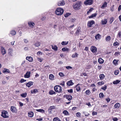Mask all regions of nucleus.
<instances>
[{"instance_id": "42", "label": "nucleus", "mask_w": 121, "mask_h": 121, "mask_svg": "<svg viewBox=\"0 0 121 121\" xmlns=\"http://www.w3.org/2000/svg\"><path fill=\"white\" fill-rule=\"evenodd\" d=\"M63 113L66 115H68L69 114L68 112L66 110H64L63 112Z\"/></svg>"}, {"instance_id": "16", "label": "nucleus", "mask_w": 121, "mask_h": 121, "mask_svg": "<svg viewBox=\"0 0 121 121\" xmlns=\"http://www.w3.org/2000/svg\"><path fill=\"white\" fill-rule=\"evenodd\" d=\"M28 24L29 26L31 28L33 27L35 25V23L34 22H29Z\"/></svg>"}, {"instance_id": "50", "label": "nucleus", "mask_w": 121, "mask_h": 121, "mask_svg": "<svg viewBox=\"0 0 121 121\" xmlns=\"http://www.w3.org/2000/svg\"><path fill=\"white\" fill-rule=\"evenodd\" d=\"M85 93L86 94L89 95L90 94V92L89 90H87L86 91Z\"/></svg>"}, {"instance_id": "30", "label": "nucleus", "mask_w": 121, "mask_h": 121, "mask_svg": "<svg viewBox=\"0 0 121 121\" xmlns=\"http://www.w3.org/2000/svg\"><path fill=\"white\" fill-rule=\"evenodd\" d=\"M52 49L55 51H56L57 50V48L56 46H53L52 45Z\"/></svg>"}, {"instance_id": "3", "label": "nucleus", "mask_w": 121, "mask_h": 121, "mask_svg": "<svg viewBox=\"0 0 121 121\" xmlns=\"http://www.w3.org/2000/svg\"><path fill=\"white\" fill-rule=\"evenodd\" d=\"M54 90L56 92L58 93L61 92L62 90L61 87L59 85L55 86L54 87Z\"/></svg>"}, {"instance_id": "12", "label": "nucleus", "mask_w": 121, "mask_h": 121, "mask_svg": "<svg viewBox=\"0 0 121 121\" xmlns=\"http://www.w3.org/2000/svg\"><path fill=\"white\" fill-rule=\"evenodd\" d=\"M30 72H27L24 75V77L26 78H29L30 77Z\"/></svg>"}, {"instance_id": "56", "label": "nucleus", "mask_w": 121, "mask_h": 121, "mask_svg": "<svg viewBox=\"0 0 121 121\" xmlns=\"http://www.w3.org/2000/svg\"><path fill=\"white\" fill-rule=\"evenodd\" d=\"M24 43H27L29 42V41L27 39H24Z\"/></svg>"}, {"instance_id": "59", "label": "nucleus", "mask_w": 121, "mask_h": 121, "mask_svg": "<svg viewBox=\"0 0 121 121\" xmlns=\"http://www.w3.org/2000/svg\"><path fill=\"white\" fill-rule=\"evenodd\" d=\"M65 82L64 81H63L60 84V85L64 86L65 85Z\"/></svg>"}, {"instance_id": "14", "label": "nucleus", "mask_w": 121, "mask_h": 121, "mask_svg": "<svg viewBox=\"0 0 121 121\" xmlns=\"http://www.w3.org/2000/svg\"><path fill=\"white\" fill-rule=\"evenodd\" d=\"M121 105L119 103H118L116 104L114 106V107L116 109H118L120 106Z\"/></svg>"}, {"instance_id": "34", "label": "nucleus", "mask_w": 121, "mask_h": 121, "mask_svg": "<svg viewBox=\"0 0 121 121\" xmlns=\"http://www.w3.org/2000/svg\"><path fill=\"white\" fill-rule=\"evenodd\" d=\"M62 50L63 51H65V52H66V51L68 52L69 50V49H68L67 48H62Z\"/></svg>"}, {"instance_id": "35", "label": "nucleus", "mask_w": 121, "mask_h": 121, "mask_svg": "<svg viewBox=\"0 0 121 121\" xmlns=\"http://www.w3.org/2000/svg\"><path fill=\"white\" fill-rule=\"evenodd\" d=\"M36 110L37 111L40 112H43V113H44L45 112V111L44 110L41 109H36Z\"/></svg>"}, {"instance_id": "28", "label": "nucleus", "mask_w": 121, "mask_h": 121, "mask_svg": "<svg viewBox=\"0 0 121 121\" xmlns=\"http://www.w3.org/2000/svg\"><path fill=\"white\" fill-rule=\"evenodd\" d=\"M120 81L118 80H116L115 81H114L113 83L114 84H116L119 83L120 82Z\"/></svg>"}, {"instance_id": "55", "label": "nucleus", "mask_w": 121, "mask_h": 121, "mask_svg": "<svg viewBox=\"0 0 121 121\" xmlns=\"http://www.w3.org/2000/svg\"><path fill=\"white\" fill-rule=\"evenodd\" d=\"M70 13H66L65 15V17H68L70 15Z\"/></svg>"}, {"instance_id": "52", "label": "nucleus", "mask_w": 121, "mask_h": 121, "mask_svg": "<svg viewBox=\"0 0 121 121\" xmlns=\"http://www.w3.org/2000/svg\"><path fill=\"white\" fill-rule=\"evenodd\" d=\"M26 80H24L23 79H22L20 81V82L21 83H22L23 82H26Z\"/></svg>"}, {"instance_id": "2", "label": "nucleus", "mask_w": 121, "mask_h": 121, "mask_svg": "<svg viewBox=\"0 0 121 121\" xmlns=\"http://www.w3.org/2000/svg\"><path fill=\"white\" fill-rule=\"evenodd\" d=\"M64 12V10L63 9L59 8L56 9L55 11V13L57 15H60L63 14Z\"/></svg>"}, {"instance_id": "27", "label": "nucleus", "mask_w": 121, "mask_h": 121, "mask_svg": "<svg viewBox=\"0 0 121 121\" xmlns=\"http://www.w3.org/2000/svg\"><path fill=\"white\" fill-rule=\"evenodd\" d=\"M38 92L37 90L35 89L31 91V93L32 94H35Z\"/></svg>"}, {"instance_id": "63", "label": "nucleus", "mask_w": 121, "mask_h": 121, "mask_svg": "<svg viewBox=\"0 0 121 121\" xmlns=\"http://www.w3.org/2000/svg\"><path fill=\"white\" fill-rule=\"evenodd\" d=\"M121 9V5H120L119 6L118 9V10L119 11H120Z\"/></svg>"}, {"instance_id": "33", "label": "nucleus", "mask_w": 121, "mask_h": 121, "mask_svg": "<svg viewBox=\"0 0 121 121\" xmlns=\"http://www.w3.org/2000/svg\"><path fill=\"white\" fill-rule=\"evenodd\" d=\"M107 6V3L106 2H104V4L102 5L101 7V8L102 9H103L104 7H106Z\"/></svg>"}, {"instance_id": "23", "label": "nucleus", "mask_w": 121, "mask_h": 121, "mask_svg": "<svg viewBox=\"0 0 121 121\" xmlns=\"http://www.w3.org/2000/svg\"><path fill=\"white\" fill-rule=\"evenodd\" d=\"M3 73H10V71L9 69H5L4 70H3Z\"/></svg>"}, {"instance_id": "57", "label": "nucleus", "mask_w": 121, "mask_h": 121, "mask_svg": "<svg viewBox=\"0 0 121 121\" xmlns=\"http://www.w3.org/2000/svg\"><path fill=\"white\" fill-rule=\"evenodd\" d=\"M97 113L96 112L93 111L92 112V115L93 116L95 115H97Z\"/></svg>"}, {"instance_id": "20", "label": "nucleus", "mask_w": 121, "mask_h": 121, "mask_svg": "<svg viewBox=\"0 0 121 121\" xmlns=\"http://www.w3.org/2000/svg\"><path fill=\"white\" fill-rule=\"evenodd\" d=\"M28 115L29 117H32L33 116L34 113L33 112H28Z\"/></svg>"}, {"instance_id": "64", "label": "nucleus", "mask_w": 121, "mask_h": 121, "mask_svg": "<svg viewBox=\"0 0 121 121\" xmlns=\"http://www.w3.org/2000/svg\"><path fill=\"white\" fill-rule=\"evenodd\" d=\"M45 68L46 69H49L50 68V67L48 66H45Z\"/></svg>"}, {"instance_id": "22", "label": "nucleus", "mask_w": 121, "mask_h": 121, "mask_svg": "<svg viewBox=\"0 0 121 121\" xmlns=\"http://www.w3.org/2000/svg\"><path fill=\"white\" fill-rule=\"evenodd\" d=\"M101 37V36L99 34H98L95 36V39L97 40H98L100 39Z\"/></svg>"}, {"instance_id": "40", "label": "nucleus", "mask_w": 121, "mask_h": 121, "mask_svg": "<svg viewBox=\"0 0 121 121\" xmlns=\"http://www.w3.org/2000/svg\"><path fill=\"white\" fill-rule=\"evenodd\" d=\"M111 37L110 36H108L106 38V40L107 41H110V39Z\"/></svg>"}, {"instance_id": "51", "label": "nucleus", "mask_w": 121, "mask_h": 121, "mask_svg": "<svg viewBox=\"0 0 121 121\" xmlns=\"http://www.w3.org/2000/svg\"><path fill=\"white\" fill-rule=\"evenodd\" d=\"M59 75L61 77H63L64 75V74L62 72H60L59 73Z\"/></svg>"}, {"instance_id": "1", "label": "nucleus", "mask_w": 121, "mask_h": 121, "mask_svg": "<svg viewBox=\"0 0 121 121\" xmlns=\"http://www.w3.org/2000/svg\"><path fill=\"white\" fill-rule=\"evenodd\" d=\"M82 3L81 1H79L75 4L73 5V8L76 10L80 9L82 6Z\"/></svg>"}, {"instance_id": "21", "label": "nucleus", "mask_w": 121, "mask_h": 121, "mask_svg": "<svg viewBox=\"0 0 121 121\" xmlns=\"http://www.w3.org/2000/svg\"><path fill=\"white\" fill-rule=\"evenodd\" d=\"M75 88L77 91H79L80 90V87L79 86V84L77 85L75 87Z\"/></svg>"}, {"instance_id": "32", "label": "nucleus", "mask_w": 121, "mask_h": 121, "mask_svg": "<svg viewBox=\"0 0 121 121\" xmlns=\"http://www.w3.org/2000/svg\"><path fill=\"white\" fill-rule=\"evenodd\" d=\"M53 121H61L60 118L57 117H55L53 119Z\"/></svg>"}, {"instance_id": "38", "label": "nucleus", "mask_w": 121, "mask_h": 121, "mask_svg": "<svg viewBox=\"0 0 121 121\" xmlns=\"http://www.w3.org/2000/svg\"><path fill=\"white\" fill-rule=\"evenodd\" d=\"M10 34L13 35H15L16 34V32L15 31L13 30L11 31Z\"/></svg>"}, {"instance_id": "48", "label": "nucleus", "mask_w": 121, "mask_h": 121, "mask_svg": "<svg viewBox=\"0 0 121 121\" xmlns=\"http://www.w3.org/2000/svg\"><path fill=\"white\" fill-rule=\"evenodd\" d=\"M97 14L96 13H95L94 14H92L91 16H90L89 17L90 18H91L92 17H95L96 15Z\"/></svg>"}, {"instance_id": "9", "label": "nucleus", "mask_w": 121, "mask_h": 121, "mask_svg": "<svg viewBox=\"0 0 121 121\" xmlns=\"http://www.w3.org/2000/svg\"><path fill=\"white\" fill-rule=\"evenodd\" d=\"M0 51L1 53L3 55L5 54L6 53V52L4 48L3 47H1V48Z\"/></svg>"}, {"instance_id": "46", "label": "nucleus", "mask_w": 121, "mask_h": 121, "mask_svg": "<svg viewBox=\"0 0 121 121\" xmlns=\"http://www.w3.org/2000/svg\"><path fill=\"white\" fill-rule=\"evenodd\" d=\"M98 85L101 86L104 84V82L103 81L99 82L98 83Z\"/></svg>"}, {"instance_id": "4", "label": "nucleus", "mask_w": 121, "mask_h": 121, "mask_svg": "<svg viewBox=\"0 0 121 121\" xmlns=\"http://www.w3.org/2000/svg\"><path fill=\"white\" fill-rule=\"evenodd\" d=\"M1 116L3 117L8 118L9 117V114L7 111H4L2 112Z\"/></svg>"}, {"instance_id": "54", "label": "nucleus", "mask_w": 121, "mask_h": 121, "mask_svg": "<svg viewBox=\"0 0 121 121\" xmlns=\"http://www.w3.org/2000/svg\"><path fill=\"white\" fill-rule=\"evenodd\" d=\"M119 70H116L114 72V74L116 75H117L119 73Z\"/></svg>"}, {"instance_id": "15", "label": "nucleus", "mask_w": 121, "mask_h": 121, "mask_svg": "<svg viewBox=\"0 0 121 121\" xmlns=\"http://www.w3.org/2000/svg\"><path fill=\"white\" fill-rule=\"evenodd\" d=\"M13 50L12 48H9V49L8 54L9 55L11 56H13Z\"/></svg>"}, {"instance_id": "11", "label": "nucleus", "mask_w": 121, "mask_h": 121, "mask_svg": "<svg viewBox=\"0 0 121 121\" xmlns=\"http://www.w3.org/2000/svg\"><path fill=\"white\" fill-rule=\"evenodd\" d=\"M65 3L63 0L60 1L58 3V5L59 6H63L65 4Z\"/></svg>"}, {"instance_id": "19", "label": "nucleus", "mask_w": 121, "mask_h": 121, "mask_svg": "<svg viewBox=\"0 0 121 121\" xmlns=\"http://www.w3.org/2000/svg\"><path fill=\"white\" fill-rule=\"evenodd\" d=\"M67 84L68 86H70L73 85V83L72 82V80H70L67 82Z\"/></svg>"}, {"instance_id": "45", "label": "nucleus", "mask_w": 121, "mask_h": 121, "mask_svg": "<svg viewBox=\"0 0 121 121\" xmlns=\"http://www.w3.org/2000/svg\"><path fill=\"white\" fill-rule=\"evenodd\" d=\"M107 85H104V86H103L101 87V89L102 90H105L107 89Z\"/></svg>"}, {"instance_id": "17", "label": "nucleus", "mask_w": 121, "mask_h": 121, "mask_svg": "<svg viewBox=\"0 0 121 121\" xmlns=\"http://www.w3.org/2000/svg\"><path fill=\"white\" fill-rule=\"evenodd\" d=\"M26 60H28L29 61L32 62L33 61V58L31 56L27 57L26 58Z\"/></svg>"}, {"instance_id": "37", "label": "nucleus", "mask_w": 121, "mask_h": 121, "mask_svg": "<svg viewBox=\"0 0 121 121\" xmlns=\"http://www.w3.org/2000/svg\"><path fill=\"white\" fill-rule=\"evenodd\" d=\"M40 45V42H37L34 45L36 46L37 47H39Z\"/></svg>"}, {"instance_id": "26", "label": "nucleus", "mask_w": 121, "mask_h": 121, "mask_svg": "<svg viewBox=\"0 0 121 121\" xmlns=\"http://www.w3.org/2000/svg\"><path fill=\"white\" fill-rule=\"evenodd\" d=\"M54 76L52 74H50L49 75V78L50 80H54Z\"/></svg>"}, {"instance_id": "36", "label": "nucleus", "mask_w": 121, "mask_h": 121, "mask_svg": "<svg viewBox=\"0 0 121 121\" xmlns=\"http://www.w3.org/2000/svg\"><path fill=\"white\" fill-rule=\"evenodd\" d=\"M99 76L100 78L101 79H103L104 77V76L103 74H100Z\"/></svg>"}, {"instance_id": "43", "label": "nucleus", "mask_w": 121, "mask_h": 121, "mask_svg": "<svg viewBox=\"0 0 121 121\" xmlns=\"http://www.w3.org/2000/svg\"><path fill=\"white\" fill-rule=\"evenodd\" d=\"M118 61H117L115 60H113V62L114 65H116L118 64H117Z\"/></svg>"}, {"instance_id": "10", "label": "nucleus", "mask_w": 121, "mask_h": 121, "mask_svg": "<svg viewBox=\"0 0 121 121\" xmlns=\"http://www.w3.org/2000/svg\"><path fill=\"white\" fill-rule=\"evenodd\" d=\"M64 97H65L66 99L69 100H71L72 98V96L71 95H65Z\"/></svg>"}, {"instance_id": "5", "label": "nucleus", "mask_w": 121, "mask_h": 121, "mask_svg": "<svg viewBox=\"0 0 121 121\" xmlns=\"http://www.w3.org/2000/svg\"><path fill=\"white\" fill-rule=\"evenodd\" d=\"M93 0H87L84 2L85 4L91 5L92 4L93 2Z\"/></svg>"}, {"instance_id": "44", "label": "nucleus", "mask_w": 121, "mask_h": 121, "mask_svg": "<svg viewBox=\"0 0 121 121\" xmlns=\"http://www.w3.org/2000/svg\"><path fill=\"white\" fill-rule=\"evenodd\" d=\"M100 98H103L104 96L103 93H100L99 95Z\"/></svg>"}, {"instance_id": "62", "label": "nucleus", "mask_w": 121, "mask_h": 121, "mask_svg": "<svg viewBox=\"0 0 121 121\" xmlns=\"http://www.w3.org/2000/svg\"><path fill=\"white\" fill-rule=\"evenodd\" d=\"M118 36L119 37L121 38V32H119L118 33Z\"/></svg>"}, {"instance_id": "61", "label": "nucleus", "mask_w": 121, "mask_h": 121, "mask_svg": "<svg viewBox=\"0 0 121 121\" xmlns=\"http://www.w3.org/2000/svg\"><path fill=\"white\" fill-rule=\"evenodd\" d=\"M68 92L70 93H72L73 92V90L72 89L68 90Z\"/></svg>"}, {"instance_id": "41", "label": "nucleus", "mask_w": 121, "mask_h": 121, "mask_svg": "<svg viewBox=\"0 0 121 121\" xmlns=\"http://www.w3.org/2000/svg\"><path fill=\"white\" fill-rule=\"evenodd\" d=\"M55 93V92L52 90L50 91L49 92V94L50 95H52Z\"/></svg>"}, {"instance_id": "47", "label": "nucleus", "mask_w": 121, "mask_h": 121, "mask_svg": "<svg viewBox=\"0 0 121 121\" xmlns=\"http://www.w3.org/2000/svg\"><path fill=\"white\" fill-rule=\"evenodd\" d=\"M114 20V18L113 17H112L110 19V21L109 22V23L110 24H111L112 23V22Z\"/></svg>"}, {"instance_id": "7", "label": "nucleus", "mask_w": 121, "mask_h": 121, "mask_svg": "<svg viewBox=\"0 0 121 121\" xmlns=\"http://www.w3.org/2000/svg\"><path fill=\"white\" fill-rule=\"evenodd\" d=\"M91 50L93 52H97V48L95 46H92L91 48Z\"/></svg>"}, {"instance_id": "39", "label": "nucleus", "mask_w": 121, "mask_h": 121, "mask_svg": "<svg viewBox=\"0 0 121 121\" xmlns=\"http://www.w3.org/2000/svg\"><path fill=\"white\" fill-rule=\"evenodd\" d=\"M68 42L63 41L62 42L61 44L62 45H65L68 44Z\"/></svg>"}, {"instance_id": "58", "label": "nucleus", "mask_w": 121, "mask_h": 121, "mask_svg": "<svg viewBox=\"0 0 121 121\" xmlns=\"http://www.w3.org/2000/svg\"><path fill=\"white\" fill-rule=\"evenodd\" d=\"M66 68L67 69H72V67L70 66H68L66 67Z\"/></svg>"}, {"instance_id": "13", "label": "nucleus", "mask_w": 121, "mask_h": 121, "mask_svg": "<svg viewBox=\"0 0 121 121\" xmlns=\"http://www.w3.org/2000/svg\"><path fill=\"white\" fill-rule=\"evenodd\" d=\"M107 19L105 18L104 19H103L101 20V24L102 25H105L107 23Z\"/></svg>"}, {"instance_id": "53", "label": "nucleus", "mask_w": 121, "mask_h": 121, "mask_svg": "<svg viewBox=\"0 0 121 121\" xmlns=\"http://www.w3.org/2000/svg\"><path fill=\"white\" fill-rule=\"evenodd\" d=\"M76 115L77 117H79L81 116V114L79 112H78L76 113Z\"/></svg>"}, {"instance_id": "25", "label": "nucleus", "mask_w": 121, "mask_h": 121, "mask_svg": "<svg viewBox=\"0 0 121 121\" xmlns=\"http://www.w3.org/2000/svg\"><path fill=\"white\" fill-rule=\"evenodd\" d=\"M78 55L77 53L75 52L73 54L72 56V58L77 57Z\"/></svg>"}, {"instance_id": "24", "label": "nucleus", "mask_w": 121, "mask_h": 121, "mask_svg": "<svg viewBox=\"0 0 121 121\" xmlns=\"http://www.w3.org/2000/svg\"><path fill=\"white\" fill-rule=\"evenodd\" d=\"M98 61L99 63L102 64L104 63V61L102 58H99L98 60Z\"/></svg>"}, {"instance_id": "8", "label": "nucleus", "mask_w": 121, "mask_h": 121, "mask_svg": "<svg viewBox=\"0 0 121 121\" xmlns=\"http://www.w3.org/2000/svg\"><path fill=\"white\" fill-rule=\"evenodd\" d=\"M55 107L54 106L50 107L48 109V112L49 114L52 113V111L54 109Z\"/></svg>"}, {"instance_id": "29", "label": "nucleus", "mask_w": 121, "mask_h": 121, "mask_svg": "<svg viewBox=\"0 0 121 121\" xmlns=\"http://www.w3.org/2000/svg\"><path fill=\"white\" fill-rule=\"evenodd\" d=\"M27 95V93H25L21 94V96L23 98H25L26 96Z\"/></svg>"}, {"instance_id": "60", "label": "nucleus", "mask_w": 121, "mask_h": 121, "mask_svg": "<svg viewBox=\"0 0 121 121\" xmlns=\"http://www.w3.org/2000/svg\"><path fill=\"white\" fill-rule=\"evenodd\" d=\"M112 120L114 121H117L118 120V119L117 118L115 117L113 118Z\"/></svg>"}, {"instance_id": "18", "label": "nucleus", "mask_w": 121, "mask_h": 121, "mask_svg": "<svg viewBox=\"0 0 121 121\" xmlns=\"http://www.w3.org/2000/svg\"><path fill=\"white\" fill-rule=\"evenodd\" d=\"M33 85V83L32 82H29L26 84V85L28 87H30Z\"/></svg>"}, {"instance_id": "6", "label": "nucleus", "mask_w": 121, "mask_h": 121, "mask_svg": "<svg viewBox=\"0 0 121 121\" xmlns=\"http://www.w3.org/2000/svg\"><path fill=\"white\" fill-rule=\"evenodd\" d=\"M95 23L94 21H89L87 23V26H88L91 27Z\"/></svg>"}, {"instance_id": "49", "label": "nucleus", "mask_w": 121, "mask_h": 121, "mask_svg": "<svg viewBox=\"0 0 121 121\" xmlns=\"http://www.w3.org/2000/svg\"><path fill=\"white\" fill-rule=\"evenodd\" d=\"M113 45L114 46H116L117 45H119V43L118 42L116 41L114 43Z\"/></svg>"}, {"instance_id": "31", "label": "nucleus", "mask_w": 121, "mask_h": 121, "mask_svg": "<svg viewBox=\"0 0 121 121\" xmlns=\"http://www.w3.org/2000/svg\"><path fill=\"white\" fill-rule=\"evenodd\" d=\"M10 110L11 111L13 112H15L16 108L14 107L11 106V107Z\"/></svg>"}]
</instances>
